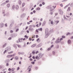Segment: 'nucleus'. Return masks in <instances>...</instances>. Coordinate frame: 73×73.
Here are the masks:
<instances>
[{
  "label": "nucleus",
  "mask_w": 73,
  "mask_h": 73,
  "mask_svg": "<svg viewBox=\"0 0 73 73\" xmlns=\"http://www.w3.org/2000/svg\"><path fill=\"white\" fill-rule=\"evenodd\" d=\"M56 7V6H54H54H53L52 7L51 6H49L47 7L46 8L48 9H50V11H52L53 9H54Z\"/></svg>",
  "instance_id": "obj_1"
},
{
  "label": "nucleus",
  "mask_w": 73,
  "mask_h": 73,
  "mask_svg": "<svg viewBox=\"0 0 73 73\" xmlns=\"http://www.w3.org/2000/svg\"><path fill=\"white\" fill-rule=\"evenodd\" d=\"M29 31H33L35 30V29L32 27V25H30L29 27Z\"/></svg>",
  "instance_id": "obj_2"
},
{
  "label": "nucleus",
  "mask_w": 73,
  "mask_h": 73,
  "mask_svg": "<svg viewBox=\"0 0 73 73\" xmlns=\"http://www.w3.org/2000/svg\"><path fill=\"white\" fill-rule=\"evenodd\" d=\"M32 65H30V66H29L27 68V70H28V72H30L31 70V68H32Z\"/></svg>",
  "instance_id": "obj_3"
},
{
  "label": "nucleus",
  "mask_w": 73,
  "mask_h": 73,
  "mask_svg": "<svg viewBox=\"0 0 73 73\" xmlns=\"http://www.w3.org/2000/svg\"><path fill=\"white\" fill-rule=\"evenodd\" d=\"M59 11L60 15H63V13H64V12L62 11V10L60 9L59 10Z\"/></svg>",
  "instance_id": "obj_4"
},
{
  "label": "nucleus",
  "mask_w": 73,
  "mask_h": 73,
  "mask_svg": "<svg viewBox=\"0 0 73 73\" xmlns=\"http://www.w3.org/2000/svg\"><path fill=\"white\" fill-rule=\"evenodd\" d=\"M42 44L40 43L39 44H38V45H37L36 46V48H38L39 47H41V46H42Z\"/></svg>",
  "instance_id": "obj_5"
},
{
  "label": "nucleus",
  "mask_w": 73,
  "mask_h": 73,
  "mask_svg": "<svg viewBox=\"0 0 73 73\" xmlns=\"http://www.w3.org/2000/svg\"><path fill=\"white\" fill-rule=\"evenodd\" d=\"M6 49V50H5L3 52L4 54H5V53L7 52V51H8V50H10V49H9L8 48H7Z\"/></svg>",
  "instance_id": "obj_6"
},
{
  "label": "nucleus",
  "mask_w": 73,
  "mask_h": 73,
  "mask_svg": "<svg viewBox=\"0 0 73 73\" xmlns=\"http://www.w3.org/2000/svg\"><path fill=\"white\" fill-rule=\"evenodd\" d=\"M13 24H14V22H12L9 26L10 28H11V27L13 26Z\"/></svg>",
  "instance_id": "obj_7"
},
{
  "label": "nucleus",
  "mask_w": 73,
  "mask_h": 73,
  "mask_svg": "<svg viewBox=\"0 0 73 73\" xmlns=\"http://www.w3.org/2000/svg\"><path fill=\"white\" fill-rule=\"evenodd\" d=\"M49 33H46V35L45 36V38H46L49 36Z\"/></svg>",
  "instance_id": "obj_8"
},
{
  "label": "nucleus",
  "mask_w": 73,
  "mask_h": 73,
  "mask_svg": "<svg viewBox=\"0 0 73 73\" xmlns=\"http://www.w3.org/2000/svg\"><path fill=\"white\" fill-rule=\"evenodd\" d=\"M38 55L39 56V58H41V57H42V56H43V54H42L41 53H40Z\"/></svg>",
  "instance_id": "obj_9"
},
{
  "label": "nucleus",
  "mask_w": 73,
  "mask_h": 73,
  "mask_svg": "<svg viewBox=\"0 0 73 73\" xmlns=\"http://www.w3.org/2000/svg\"><path fill=\"white\" fill-rule=\"evenodd\" d=\"M7 43H5L2 46L3 48H5V46H7Z\"/></svg>",
  "instance_id": "obj_10"
},
{
  "label": "nucleus",
  "mask_w": 73,
  "mask_h": 73,
  "mask_svg": "<svg viewBox=\"0 0 73 73\" xmlns=\"http://www.w3.org/2000/svg\"><path fill=\"white\" fill-rule=\"evenodd\" d=\"M45 24H46V21H44L42 24V26H44Z\"/></svg>",
  "instance_id": "obj_11"
},
{
  "label": "nucleus",
  "mask_w": 73,
  "mask_h": 73,
  "mask_svg": "<svg viewBox=\"0 0 73 73\" xmlns=\"http://www.w3.org/2000/svg\"><path fill=\"white\" fill-rule=\"evenodd\" d=\"M45 33H48V29L46 28L45 30Z\"/></svg>",
  "instance_id": "obj_12"
},
{
  "label": "nucleus",
  "mask_w": 73,
  "mask_h": 73,
  "mask_svg": "<svg viewBox=\"0 0 73 73\" xmlns=\"http://www.w3.org/2000/svg\"><path fill=\"white\" fill-rule=\"evenodd\" d=\"M25 16V14H23L21 15V17L22 18H24Z\"/></svg>",
  "instance_id": "obj_13"
},
{
  "label": "nucleus",
  "mask_w": 73,
  "mask_h": 73,
  "mask_svg": "<svg viewBox=\"0 0 73 73\" xmlns=\"http://www.w3.org/2000/svg\"><path fill=\"white\" fill-rule=\"evenodd\" d=\"M12 57V54L8 55L7 56V58H10V57Z\"/></svg>",
  "instance_id": "obj_14"
},
{
  "label": "nucleus",
  "mask_w": 73,
  "mask_h": 73,
  "mask_svg": "<svg viewBox=\"0 0 73 73\" xmlns=\"http://www.w3.org/2000/svg\"><path fill=\"white\" fill-rule=\"evenodd\" d=\"M55 42L56 43V44H57L58 43H60V41L56 40L55 41Z\"/></svg>",
  "instance_id": "obj_15"
},
{
  "label": "nucleus",
  "mask_w": 73,
  "mask_h": 73,
  "mask_svg": "<svg viewBox=\"0 0 73 73\" xmlns=\"http://www.w3.org/2000/svg\"><path fill=\"white\" fill-rule=\"evenodd\" d=\"M36 44H34L31 46V48H35L36 46Z\"/></svg>",
  "instance_id": "obj_16"
},
{
  "label": "nucleus",
  "mask_w": 73,
  "mask_h": 73,
  "mask_svg": "<svg viewBox=\"0 0 73 73\" xmlns=\"http://www.w3.org/2000/svg\"><path fill=\"white\" fill-rule=\"evenodd\" d=\"M4 25V24L3 23H1L0 25V27L1 28H2V27H3V26Z\"/></svg>",
  "instance_id": "obj_17"
},
{
  "label": "nucleus",
  "mask_w": 73,
  "mask_h": 73,
  "mask_svg": "<svg viewBox=\"0 0 73 73\" xmlns=\"http://www.w3.org/2000/svg\"><path fill=\"white\" fill-rule=\"evenodd\" d=\"M17 46V44H14L13 45V46L14 48H17V47L16 46Z\"/></svg>",
  "instance_id": "obj_18"
},
{
  "label": "nucleus",
  "mask_w": 73,
  "mask_h": 73,
  "mask_svg": "<svg viewBox=\"0 0 73 73\" xmlns=\"http://www.w3.org/2000/svg\"><path fill=\"white\" fill-rule=\"evenodd\" d=\"M7 8H9L10 7V4H7Z\"/></svg>",
  "instance_id": "obj_19"
},
{
  "label": "nucleus",
  "mask_w": 73,
  "mask_h": 73,
  "mask_svg": "<svg viewBox=\"0 0 73 73\" xmlns=\"http://www.w3.org/2000/svg\"><path fill=\"white\" fill-rule=\"evenodd\" d=\"M10 61V60L9 59H7L5 60V62H6V63L8 62H9Z\"/></svg>",
  "instance_id": "obj_20"
},
{
  "label": "nucleus",
  "mask_w": 73,
  "mask_h": 73,
  "mask_svg": "<svg viewBox=\"0 0 73 73\" xmlns=\"http://www.w3.org/2000/svg\"><path fill=\"white\" fill-rule=\"evenodd\" d=\"M15 5H13L12 7V9H13V10H14V9H15Z\"/></svg>",
  "instance_id": "obj_21"
},
{
  "label": "nucleus",
  "mask_w": 73,
  "mask_h": 73,
  "mask_svg": "<svg viewBox=\"0 0 73 73\" xmlns=\"http://www.w3.org/2000/svg\"><path fill=\"white\" fill-rule=\"evenodd\" d=\"M15 9L17 10L19 9V5H17L15 7Z\"/></svg>",
  "instance_id": "obj_22"
},
{
  "label": "nucleus",
  "mask_w": 73,
  "mask_h": 73,
  "mask_svg": "<svg viewBox=\"0 0 73 73\" xmlns=\"http://www.w3.org/2000/svg\"><path fill=\"white\" fill-rule=\"evenodd\" d=\"M64 20H68V19H67V18H66V17H65V15H64Z\"/></svg>",
  "instance_id": "obj_23"
},
{
  "label": "nucleus",
  "mask_w": 73,
  "mask_h": 73,
  "mask_svg": "<svg viewBox=\"0 0 73 73\" xmlns=\"http://www.w3.org/2000/svg\"><path fill=\"white\" fill-rule=\"evenodd\" d=\"M68 44H70L71 43V41H70V40H68Z\"/></svg>",
  "instance_id": "obj_24"
},
{
  "label": "nucleus",
  "mask_w": 73,
  "mask_h": 73,
  "mask_svg": "<svg viewBox=\"0 0 73 73\" xmlns=\"http://www.w3.org/2000/svg\"><path fill=\"white\" fill-rule=\"evenodd\" d=\"M15 70V68H13L11 69V70L12 71V72H13V71H14Z\"/></svg>",
  "instance_id": "obj_25"
},
{
  "label": "nucleus",
  "mask_w": 73,
  "mask_h": 73,
  "mask_svg": "<svg viewBox=\"0 0 73 73\" xmlns=\"http://www.w3.org/2000/svg\"><path fill=\"white\" fill-rule=\"evenodd\" d=\"M25 38H26L27 39H28V37H29V36H27V35H25L24 36Z\"/></svg>",
  "instance_id": "obj_26"
},
{
  "label": "nucleus",
  "mask_w": 73,
  "mask_h": 73,
  "mask_svg": "<svg viewBox=\"0 0 73 73\" xmlns=\"http://www.w3.org/2000/svg\"><path fill=\"white\" fill-rule=\"evenodd\" d=\"M67 11H70V7H69L68 8Z\"/></svg>",
  "instance_id": "obj_27"
},
{
  "label": "nucleus",
  "mask_w": 73,
  "mask_h": 73,
  "mask_svg": "<svg viewBox=\"0 0 73 73\" xmlns=\"http://www.w3.org/2000/svg\"><path fill=\"white\" fill-rule=\"evenodd\" d=\"M2 3L1 5V6H4V5H5V3Z\"/></svg>",
  "instance_id": "obj_28"
},
{
  "label": "nucleus",
  "mask_w": 73,
  "mask_h": 73,
  "mask_svg": "<svg viewBox=\"0 0 73 73\" xmlns=\"http://www.w3.org/2000/svg\"><path fill=\"white\" fill-rule=\"evenodd\" d=\"M38 31H42V28H39L38 29Z\"/></svg>",
  "instance_id": "obj_29"
},
{
  "label": "nucleus",
  "mask_w": 73,
  "mask_h": 73,
  "mask_svg": "<svg viewBox=\"0 0 73 73\" xmlns=\"http://www.w3.org/2000/svg\"><path fill=\"white\" fill-rule=\"evenodd\" d=\"M36 10L37 11H40V8L39 7L37 8H36Z\"/></svg>",
  "instance_id": "obj_30"
},
{
  "label": "nucleus",
  "mask_w": 73,
  "mask_h": 73,
  "mask_svg": "<svg viewBox=\"0 0 73 73\" xmlns=\"http://www.w3.org/2000/svg\"><path fill=\"white\" fill-rule=\"evenodd\" d=\"M19 5H20V4H21V1H19Z\"/></svg>",
  "instance_id": "obj_31"
},
{
  "label": "nucleus",
  "mask_w": 73,
  "mask_h": 73,
  "mask_svg": "<svg viewBox=\"0 0 73 73\" xmlns=\"http://www.w3.org/2000/svg\"><path fill=\"white\" fill-rule=\"evenodd\" d=\"M17 45L18 48H21V45L19 44H17Z\"/></svg>",
  "instance_id": "obj_32"
},
{
  "label": "nucleus",
  "mask_w": 73,
  "mask_h": 73,
  "mask_svg": "<svg viewBox=\"0 0 73 73\" xmlns=\"http://www.w3.org/2000/svg\"><path fill=\"white\" fill-rule=\"evenodd\" d=\"M52 54H54V55H55V54H56L55 52V51H52Z\"/></svg>",
  "instance_id": "obj_33"
},
{
  "label": "nucleus",
  "mask_w": 73,
  "mask_h": 73,
  "mask_svg": "<svg viewBox=\"0 0 73 73\" xmlns=\"http://www.w3.org/2000/svg\"><path fill=\"white\" fill-rule=\"evenodd\" d=\"M32 27H33V28H35L36 27V26L35 25H31Z\"/></svg>",
  "instance_id": "obj_34"
},
{
  "label": "nucleus",
  "mask_w": 73,
  "mask_h": 73,
  "mask_svg": "<svg viewBox=\"0 0 73 73\" xmlns=\"http://www.w3.org/2000/svg\"><path fill=\"white\" fill-rule=\"evenodd\" d=\"M15 59L16 60H18V59H19V57H18V56H16L15 57Z\"/></svg>",
  "instance_id": "obj_35"
},
{
  "label": "nucleus",
  "mask_w": 73,
  "mask_h": 73,
  "mask_svg": "<svg viewBox=\"0 0 73 73\" xmlns=\"http://www.w3.org/2000/svg\"><path fill=\"white\" fill-rule=\"evenodd\" d=\"M50 49H51V48L50 47L48 48L47 50L48 51H49V50H50Z\"/></svg>",
  "instance_id": "obj_36"
},
{
  "label": "nucleus",
  "mask_w": 73,
  "mask_h": 73,
  "mask_svg": "<svg viewBox=\"0 0 73 73\" xmlns=\"http://www.w3.org/2000/svg\"><path fill=\"white\" fill-rule=\"evenodd\" d=\"M31 63L32 64H33V65H34V64H35V62H31Z\"/></svg>",
  "instance_id": "obj_37"
},
{
  "label": "nucleus",
  "mask_w": 73,
  "mask_h": 73,
  "mask_svg": "<svg viewBox=\"0 0 73 73\" xmlns=\"http://www.w3.org/2000/svg\"><path fill=\"white\" fill-rule=\"evenodd\" d=\"M25 5V3H23L22 4V7H24Z\"/></svg>",
  "instance_id": "obj_38"
},
{
  "label": "nucleus",
  "mask_w": 73,
  "mask_h": 73,
  "mask_svg": "<svg viewBox=\"0 0 73 73\" xmlns=\"http://www.w3.org/2000/svg\"><path fill=\"white\" fill-rule=\"evenodd\" d=\"M23 46L24 47H26V46H27V44L25 43Z\"/></svg>",
  "instance_id": "obj_39"
},
{
  "label": "nucleus",
  "mask_w": 73,
  "mask_h": 73,
  "mask_svg": "<svg viewBox=\"0 0 73 73\" xmlns=\"http://www.w3.org/2000/svg\"><path fill=\"white\" fill-rule=\"evenodd\" d=\"M16 55V53H15L13 54L12 55V56L14 57V56H15Z\"/></svg>",
  "instance_id": "obj_40"
},
{
  "label": "nucleus",
  "mask_w": 73,
  "mask_h": 73,
  "mask_svg": "<svg viewBox=\"0 0 73 73\" xmlns=\"http://www.w3.org/2000/svg\"><path fill=\"white\" fill-rule=\"evenodd\" d=\"M21 54H22V55H24L25 54V53H24V52H21Z\"/></svg>",
  "instance_id": "obj_41"
},
{
  "label": "nucleus",
  "mask_w": 73,
  "mask_h": 73,
  "mask_svg": "<svg viewBox=\"0 0 73 73\" xmlns=\"http://www.w3.org/2000/svg\"><path fill=\"white\" fill-rule=\"evenodd\" d=\"M18 40H19V42H22V40H20V39H19Z\"/></svg>",
  "instance_id": "obj_42"
},
{
  "label": "nucleus",
  "mask_w": 73,
  "mask_h": 73,
  "mask_svg": "<svg viewBox=\"0 0 73 73\" xmlns=\"http://www.w3.org/2000/svg\"><path fill=\"white\" fill-rule=\"evenodd\" d=\"M62 38H65V36L63 35L62 36Z\"/></svg>",
  "instance_id": "obj_43"
},
{
  "label": "nucleus",
  "mask_w": 73,
  "mask_h": 73,
  "mask_svg": "<svg viewBox=\"0 0 73 73\" xmlns=\"http://www.w3.org/2000/svg\"><path fill=\"white\" fill-rule=\"evenodd\" d=\"M19 29H16L15 32H18V31H19Z\"/></svg>",
  "instance_id": "obj_44"
},
{
  "label": "nucleus",
  "mask_w": 73,
  "mask_h": 73,
  "mask_svg": "<svg viewBox=\"0 0 73 73\" xmlns=\"http://www.w3.org/2000/svg\"><path fill=\"white\" fill-rule=\"evenodd\" d=\"M6 66H9V63H7L6 64Z\"/></svg>",
  "instance_id": "obj_45"
},
{
  "label": "nucleus",
  "mask_w": 73,
  "mask_h": 73,
  "mask_svg": "<svg viewBox=\"0 0 73 73\" xmlns=\"http://www.w3.org/2000/svg\"><path fill=\"white\" fill-rule=\"evenodd\" d=\"M5 27H8V26L7 25V23L5 24Z\"/></svg>",
  "instance_id": "obj_46"
},
{
  "label": "nucleus",
  "mask_w": 73,
  "mask_h": 73,
  "mask_svg": "<svg viewBox=\"0 0 73 73\" xmlns=\"http://www.w3.org/2000/svg\"><path fill=\"white\" fill-rule=\"evenodd\" d=\"M32 54H35V51H33L32 52Z\"/></svg>",
  "instance_id": "obj_47"
},
{
  "label": "nucleus",
  "mask_w": 73,
  "mask_h": 73,
  "mask_svg": "<svg viewBox=\"0 0 73 73\" xmlns=\"http://www.w3.org/2000/svg\"><path fill=\"white\" fill-rule=\"evenodd\" d=\"M70 35V33H67L66 34V36H68V35Z\"/></svg>",
  "instance_id": "obj_48"
},
{
  "label": "nucleus",
  "mask_w": 73,
  "mask_h": 73,
  "mask_svg": "<svg viewBox=\"0 0 73 73\" xmlns=\"http://www.w3.org/2000/svg\"><path fill=\"white\" fill-rule=\"evenodd\" d=\"M38 29H36V33H38Z\"/></svg>",
  "instance_id": "obj_49"
},
{
  "label": "nucleus",
  "mask_w": 73,
  "mask_h": 73,
  "mask_svg": "<svg viewBox=\"0 0 73 73\" xmlns=\"http://www.w3.org/2000/svg\"><path fill=\"white\" fill-rule=\"evenodd\" d=\"M10 33H12L13 32V31L11 30L10 31Z\"/></svg>",
  "instance_id": "obj_50"
},
{
  "label": "nucleus",
  "mask_w": 73,
  "mask_h": 73,
  "mask_svg": "<svg viewBox=\"0 0 73 73\" xmlns=\"http://www.w3.org/2000/svg\"><path fill=\"white\" fill-rule=\"evenodd\" d=\"M53 12H52L50 13V15H53Z\"/></svg>",
  "instance_id": "obj_51"
},
{
  "label": "nucleus",
  "mask_w": 73,
  "mask_h": 73,
  "mask_svg": "<svg viewBox=\"0 0 73 73\" xmlns=\"http://www.w3.org/2000/svg\"><path fill=\"white\" fill-rule=\"evenodd\" d=\"M21 52H18V54H19V55H20V54H21Z\"/></svg>",
  "instance_id": "obj_52"
},
{
  "label": "nucleus",
  "mask_w": 73,
  "mask_h": 73,
  "mask_svg": "<svg viewBox=\"0 0 73 73\" xmlns=\"http://www.w3.org/2000/svg\"><path fill=\"white\" fill-rule=\"evenodd\" d=\"M9 0H7V1H6L5 2L6 3H8L9 2Z\"/></svg>",
  "instance_id": "obj_53"
},
{
  "label": "nucleus",
  "mask_w": 73,
  "mask_h": 73,
  "mask_svg": "<svg viewBox=\"0 0 73 73\" xmlns=\"http://www.w3.org/2000/svg\"><path fill=\"white\" fill-rule=\"evenodd\" d=\"M33 20L35 21V20H36V18H34L33 19Z\"/></svg>",
  "instance_id": "obj_54"
},
{
  "label": "nucleus",
  "mask_w": 73,
  "mask_h": 73,
  "mask_svg": "<svg viewBox=\"0 0 73 73\" xmlns=\"http://www.w3.org/2000/svg\"><path fill=\"white\" fill-rule=\"evenodd\" d=\"M67 7H68V5H66V6H65L64 7V9H65L66 8H67Z\"/></svg>",
  "instance_id": "obj_55"
},
{
  "label": "nucleus",
  "mask_w": 73,
  "mask_h": 73,
  "mask_svg": "<svg viewBox=\"0 0 73 73\" xmlns=\"http://www.w3.org/2000/svg\"><path fill=\"white\" fill-rule=\"evenodd\" d=\"M36 38H38V35H36Z\"/></svg>",
  "instance_id": "obj_56"
},
{
  "label": "nucleus",
  "mask_w": 73,
  "mask_h": 73,
  "mask_svg": "<svg viewBox=\"0 0 73 73\" xmlns=\"http://www.w3.org/2000/svg\"><path fill=\"white\" fill-rule=\"evenodd\" d=\"M53 46H54V45H52L51 46H50V48H53Z\"/></svg>",
  "instance_id": "obj_57"
},
{
  "label": "nucleus",
  "mask_w": 73,
  "mask_h": 73,
  "mask_svg": "<svg viewBox=\"0 0 73 73\" xmlns=\"http://www.w3.org/2000/svg\"><path fill=\"white\" fill-rule=\"evenodd\" d=\"M68 1V0H64L62 1V2H64V1Z\"/></svg>",
  "instance_id": "obj_58"
},
{
  "label": "nucleus",
  "mask_w": 73,
  "mask_h": 73,
  "mask_svg": "<svg viewBox=\"0 0 73 73\" xmlns=\"http://www.w3.org/2000/svg\"><path fill=\"white\" fill-rule=\"evenodd\" d=\"M32 40V38H29V41H31Z\"/></svg>",
  "instance_id": "obj_59"
},
{
  "label": "nucleus",
  "mask_w": 73,
  "mask_h": 73,
  "mask_svg": "<svg viewBox=\"0 0 73 73\" xmlns=\"http://www.w3.org/2000/svg\"><path fill=\"white\" fill-rule=\"evenodd\" d=\"M38 68H37V67H35V69H36V70H37V69H38Z\"/></svg>",
  "instance_id": "obj_60"
},
{
  "label": "nucleus",
  "mask_w": 73,
  "mask_h": 73,
  "mask_svg": "<svg viewBox=\"0 0 73 73\" xmlns=\"http://www.w3.org/2000/svg\"><path fill=\"white\" fill-rule=\"evenodd\" d=\"M33 13H36V11L35 10L33 11Z\"/></svg>",
  "instance_id": "obj_61"
},
{
  "label": "nucleus",
  "mask_w": 73,
  "mask_h": 73,
  "mask_svg": "<svg viewBox=\"0 0 73 73\" xmlns=\"http://www.w3.org/2000/svg\"><path fill=\"white\" fill-rule=\"evenodd\" d=\"M38 53V51H37L35 53L36 54H37V53Z\"/></svg>",
  "instance_id": "obj_62"
},
{
  "label": "nucleus",
  "mask_w": 73,
  "mask_h": 73,
  "mask_svg": "<svg viewBox=\"0 0 73 73\" xmlns=\"http://www.w3.org/2000/svg\"><path fill=\"white\" fill-rule=\"evenodd\" d=\"M32 58H33V59H35V56H33V57H32Z\"/></svg>",
  "instance_id": "obj_63"
},
{
  "label": "nucleus",
  "mask_w": 73,
  "mask_h": 73,
  "mask_svg": "<svg viewBox=\"0 0 73 73\" xmlns=\"http://www.w3.org/2000/svg\"><path fill=\"white\" fill-rule=\"evenodd\" d=\"M32 36L33 37V38H35V35H33V36Z\"/></svg>",
  "instance_id": "obj_64"
}]
</instances>
